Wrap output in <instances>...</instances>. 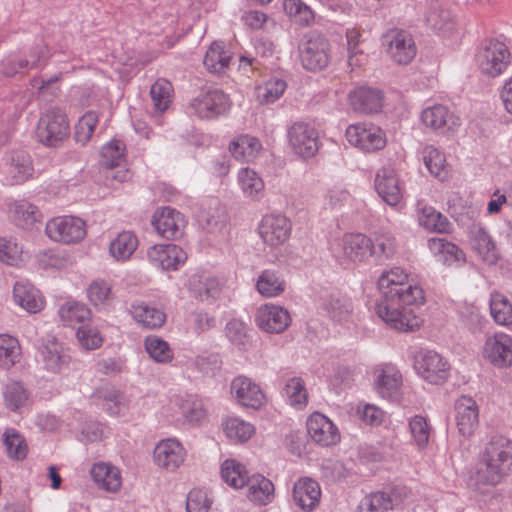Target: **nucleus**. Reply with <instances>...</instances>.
<instances>
[{
    "instance_id": "f257e3e1",
    "label": "nucleus",
    "mask_w": 512,
    "mask_h": 512,
    "mask_svg": "<svg viewBox=\"0 0 512 512\" xmlns=\"http://www.w3.org/2000/svg\"><path fill=\"white\" fill-rule=\"evenodd\" d=\"M377 287L381 300L375 305V313L388 327L410 332L421 326L422 319L414 309L425 304V292L419 284L409 281V274L403 268L384 271Z\"/></svg>"
},
{
    "instance_id": "f03ea898",
    "label": "nucleus",
    "mask_w": 512,
    "mask_h": 512,
    "mask_svg": "<svg viewBox=\"0 0 512 512\" xmlns=\"http://www.w3.org/2000/svg\"><path fill=\"white\" fill-rule=\"evenodd\" d=\"M329 248L341 262L362 263L378 253L372 240L361 233H347L335 238Z\"/></svg>"
},
{
    "instance_id": "7ed1b4c3",
    "label": "nucleus",
    "mask_w": 512,
    "mask_h": 512,
    "mask_svg": "<svg viewBox=\"0 0 512 512\" xmlns=\"http://www.w3.org/2000/svg\"><path fill=\"white\" fill-rule=\"evenodd\" d=\"M449 0H427L425 21L441 38L448 43H456L462 30L448 8Z\"/></svg>"
},
{
    "instance_id": "20e7f679",
    "label": "nucleus",
    "mask_w": 512,
    "mask_h": 512,
    "mask_svg": "<svg viewBox=\"0 0 512 512\" xmlns=\"http://www.w3.org/2000/svg\"><path fill=\"white\" fill-rule=\"evenodd\" d=\"M45 234L52 242L74 245L86 238L87 224L84 219L78 216H56L46 222Z\"/></svg>"
},
{
    "instance_id": "39448f33",
    "label": "nucleus",
    "mask_w": 512,
    "mask_h": 512,
    "mask_svg": "<svg viewBox=\"0 0 512 512\" xmlns=\"http://www.w3.org/2000/svg\"><path fill=\"white\" fill-rule=\"evenodd\" d=\"M151 458L157 470L176 473L186 464L188 450L177 437H166L154 445Z\"/></svg>"
},
{
    "instance_id": "423d86ee",
    "label": "nucleus",
    "mask_w": 512,
    "mask_h": 512,
    "mask_svg": "<svg viewBox=\"0 0 512 512\" xmlns=\"http://www.w3.org/2000/svg\"><path fill=\"white\" fill-rule=\"evenodd\" d=\"M475 62L482 74L497 77L503 74L510 65L511 53L503 42L488 40L478 48Z\"/></svg>"
},
{
    "instance_id": "0eeeda50",
    "label": "nucleus",
    "mask_w": 512,
    "mask_h": 512,
    "mask_svg": "<svg viewBox=\"0 0 512 512\" xmlns=\"http://www.w3.org/2000/svg\"><path fill=\"white\" fill-rule=\"evenodd\" d=\"M70 134L69 120L66 113L58 108L47 109L37 125V136L46 146H56Z\"/></svg>"
},
{
    "instance_id": "6e6552de",
    "label": "nucleus",
    "mask_w": 512,
    "mask_h": 512,
    "mask_svg": "<svg viewBox=\"0 0 512 512\" xmlns=\"http://www.w3.org/2000/svg\"><path fill=\"white\" fill-rule=\"evenodd\" d=\"M417 375L433 385H442L450 377L451 365L448 360L434 350H422L414 357Z\"/></svg>"
},
{
    "instance_id": "1a4fd4ad",
    "label": "nucleus",
    "mask_w": 512,
    "mask_h": 512,
    "mask_svg": "<svg viewBox=\"0 0 512 512\" xmlns=\"http://www.w3.org/2000/svg\"><path fill=\"white\" fill-rule=\"evenodd\" d=\"M504 481L481 456L468 470L466 484L478 500L494 496V489Z\"/></svg>"
},
{
    "instance_id": "9d476101",
    "label": "nucleus",
    "mask_w": 512,
    "mask_h": 512,
    "mask_svg": "<svg viewBox=\"0 0 512 512\" xmlns=\"http://www.w3.org/2000/svg\"><path fill=\"white\" fill-rule=\"evenodd\" d=\"M345 137L350 145L365 153L380 151L387 144L386 133L372 123L350 124L346 128Z\"/></svg>"
},
{
    "instance_id": "9b49d317",
    "label": "nucleus",
    "mask_w": 512,
    "mask_h": 512,
    "mask_svg": "<svg viewBox=\"0 0 512 512\" xmlns=\"http://www.w3.org/2000/svg\"><path fill=\"white\" fill-rule=\"evenodd\" d=\"M232 400L240 407L258 411L266 406L267 395L259 383L245 375L234 377L230 383Z\"/></svg>"
},
{
    "instance_id": "f8f14e48",
    "label": "nucleus",
    "mask_w": 512,
    "mask_h": 512,
    "mask_svg": "<svg viewBox=\"0 0 512 512\" xmlns=\"http://www.w3.org/2000/svg\"><path fill=\"white\" fill-rule=\"evenodd\" d=\"M374 187L379 197L391 207H400L403 201L405 186L399 172L391 165L377 170Z\"/></svg>"
},
{
    "instance_id": "ddd939ff",
    "label": "nucleus",
    "mask_w": 512,
    "mask_h": 512,
    "mask_svg": "<svg viewBox=\"0 0 512 512\" xmlns=\"http://www.w3.org/2000/svg\"><path fill=\"white\" fill-rule=\"evenodd\" d=\"M374 389L383 399L399 402L402 396L403 376L398 367L391 363L379 364L374 368Z\"/></svg>"
},
{
    "instance_id": "4468645a",
    "label": "nucleus",
    "mask_w": 512,
    "mask_h": 512,
    "mask_svg": "<svg viewBox=\"0 0 512 512\" xmlns=\"http://www.w3.org/2000/svg\"><path fill=\"white\" fill-rule=\"evenodd\" d=\"M287 138L292 151L303 159L314 157L319 149L318 132L307 122L293 123L288 128Z\"/></svg>"
},
{
    "instance_id": "2eb2a0df",
    "label": "nucleus",
    "mask_w": 512,
    "mask_h": 512,
    "mask_svg": "<svg viewBox=\"0 0 512 512\" xmlns=\"http://www.w3.org/2000/svg\"><path fill=\"white\" fill-rule=\"evenodd\" d=\"M482 359L491 366L503 369L512 366V337L504 332L488 336L481 348Z\"/></svg>"
},
{
    "instance_id": "dca6fc26",
    "label": "nucleus",
    "mask_w": 512,
    "mask_h": 512,
    "mask_svg": "<svg viewBox=\"0 0 512 512\" xmlns=\"http://www.w3.org/2000/svg\"><path fill=\"white\" fill-rule=\"evenodd\" d=\"M300 60L303 67L310 71L326 68L330 62L328 41L316 32L307 34L300 47Z\"/></svg>"
},
{
    "instance_id": "f3484780",
    "label": "nucleus",
    "mask_w": 512,
    "mask_h": 512,
    "mask_svg": "<svg viewBox=\"0 0 512 512\" xmlns=\"http://www.w3.org/2000/svg\"><path fill=\"white\" fill-rule=\"evenodd\" d=\"M385 50L389 58L396 64L407 65L417 53L412 35L402 29H391L383 37Z\"/></svg>"
},
{
    "instance_id": "a211bd4d",
    "label": "nucleus",
    "mask_w": 512,
    "mask_h": 512,
    "mask_svg": "<svg viewBox=\"0 0 512 512\" xmlns=\"http://www.w3.org/2000/svg\"><path fill=\"white\" fill-rule=\"evenodd\" d=\"M257 231L266 246L277 248L290 238L292 225L285 215L271 213L262 217Z\"/></svg>"
},
{
    "instance_id": "6ab92c4d",
    "label": "nucleus",
    "mask_w": 512,
    "mask_h": 512,
    "mask_svg": "<svg viewBox=\"0 0 512 512\" xmlns=\"http://www.w3.org/2000/svg\"><path fill=\"white\" fill-rule=\"evenodd\" d=\"M504 479L512 472V440L494 436L480 455Z\"/></svg>"
},
{
    "instance_id": "aec40b11",
    "label": "nucleus",
    "mask_w": 512,
    "mask_h": 512,
    "mask_svg": "<svg viewBox=\"0 0 512 512\" xmlns=\"http://www.w3.org/2000/svg\"><path fill=\"white\" fill-rule=\"evenodd\" d=\"M306 430L311 441L321 447L337 445L341 440L337 425L329 417L317 411L307 417Z\"/></svg>"
},
{
    "instance_id": "412c9836",
    "label": "nucleus",
    "mask_w": 512,
    "mask_h": 512,
    "mask_svg": "<svg viewBox=\"0 0 512 512\" xmlns=\"http://www.w3.org/2000/svg\"><path fill=\"white\" fill-rule=\"evenodd\" d=\"M453 419L458 433L469 439L479 425V405L470 396H460L454 402Z\"/></svg>"
},
{
    "instance_id": "4be33fe9",
    "label": "nucleus",
    "mask_w": 512,
    "mask_h": 512,
    "mask_svg": "<svg viewBox=\"0 0 512 512\" xmlns=\"http://www.w3.org/2000/svg\"><path fill=\"white\" fill-rule=\"evenodd\" d=\"M147 258L158 269L177 271L186 263L188 256L176 244H155L147 250Z\"/></svg>"
},
{
    "instance_id": "5701e85b",
    "label": "nucleus",
    "mask_w": 512,
    "mask_h": 512,
    "mask_svg": "<svg viewBox=\"0 0 512 512\" xmlns=\"http://www.w3.org/2000/svg\"><path fill=\"white\" fill-rule=\"evenodd\" d=\"M231 106L230 99L223 91L214 89L200 94L190 104L192 111L202 119H212L226 113Z\"/></svg>"
},
{
    "instance_id": "b1692460",
    "label": "nucleus",
    "mask_w": 512,
    "mask_h": 512,
    "mask_svg": "<svg viewBox=\"0 0 512 512\" xmlns=\"http://www.w3.org/2000/svg\"><path fill=\"white\" fill-rule=\"evenodd\" d=\"M421 121L429 129L438 133H454L461 126V119L447 106L434 104L421 112Z\"/></svg>"
},
{
    "instance_id": "393cba45",
    "label": "nucleus",
    "mask_w": 512,
    "mask_h": 512,
    "mask_svg": "<svg viewBox=\"0 0 512 512\" xmlns=\"http://www.w3.org/2000/svg\"><path fill=\"white\" fill-rule=\"evenodd\" d=\"M256 325L267 333H281L291 323V316L282 306L268 303L261 305L255 315Z\"/></svg>"
},
{
    "instance_id": "a878e982",
    "label": "nucleus",
    "mask_w": 512,
    "mask_h": 512,
    "mask_svg": "<svg viewBox=\"0 0 512 512\" xmlns=\"http://www.w3.org/2000/svg\"><path fill=\"white\" fill-rule=\"evenodd\" d=\"M152 225L162 237L177 239L183 234L186 220L183 214L176 209L161 207L154 212Z\"/></svg>"
},
{
    "instance_id": "bb28decb",
    "label": "nucleus",
    "mask_w": 512,
    "mask_h": 512,
    "mask_svg": "<svg viewBox=\"0 0 512 512\" xmlns=\"http://www.w3.org/2000/svg\"><path fill=\"white\" fill-rule=\"evenodd\" d=\"M321 487L310 477H300L293 484L292 501L303 512L315 510L321 500Z\"/></svg>"
},
{
    "instance_id": "cd10ccee",
    "label": "nucleus",
    "mask_w": 512,
    "mask_h": 512,
    "mask_svg": "<svg viewBox=\"0 0 512 512\" xmlns=\"http://www.w3.org/2000/svg\"><path fill=\"white\" fill-rule=\"evenodd\" d=\"M4 180L9 185L21 184L33 173L30 156L24 151L12 153L1 168Z\"/></svg>"
},
{
    "instance_id": "c85d7f7f",
    "label": "nucleus",
    "mask_w": 512,
    "mask_h": 512,
    "mask_svg": "<svg viewBox=\"0 0 512 512\" xmlns=\"http://www.w3.org/2000/svg\"><path fill=\"white\" fill-rule=\"evenodd\" d=\"M89 473L98 489L108 493H117L121 490L123 478L119 467L99 461L91 466Z\"/></svg>"
},
{
    "instance_id": "c756f323",
    "label": "nucleus",
    "mask_w": 512,
    "mask_h": 512,
    "mask_svg": "<svg viewBox=\"0 0 512 512\" xmlns=\"http://www.w3.org/2000/svg\"><path fill=\"white\" fill-rule=\"evenodd\" d=\"M38 361L47 372L60 373L70 361V356L55 338L48 339L38 350Z\"/></svg>"
},
{
    "instance_id": "7c9ffc66",
    "label": "nucleus",
    "mask_w": 512,
    "mask_h": 512,
    "mask_svg": "<svg viewBox=\"0 0 512 512\" xmlns=\"http://www.w3.org/2000/svg\"><path fill=\"white\" fill-rule=\"evenodd\" d=\"M100 405L109 416L128 419L132 414L133 399L114 388L99 391Z\"/></svg>"
},
{
    "instance_id": "2f4dec72",
    "label": "nucleus",
    "mask_w": 512,
    "mask_h": 512,
    "mask_svg": "<svg viewBox=\"0 0 512 512\" xmlns=\"http://www.w3.org/2000/svg\"><path fill=\"white\" fill-rule=\"evenodd\" d=\"M14 303L28 313L42 311L46 305L45 297L39 289L28 281H18L12 290Z\"/></svg>"
},
{
    "instance_id": "473e14b6",
    "label": "nucleus",
    "mask_w": 512,
    "mask_h": 512,
    "mask_svg": "<svg viewBox=\"0 0 512 512\" xmlns=\"http://www.w3.org/2000/svg\"><path fill=\"white\" fill-rule=\"evenodd\" d=\"M187 288L195 298L209 303L217 300L222 292L220 280L203 273L192 274L188 279Z\"/></svg>"
},
{
    "instance_id": "72a5a7b5",
    "label": "nucleus",
    "mask_w": 512,
    "mask_h": 512,
    "mask_svg": "<svg viewBox=\"0 0 512 512\" xmlns=\"http://www.w3.org/2000/svg\"><path fill=\"white\" fill-rule=\"evenodd\" d=\"M427 247L436 261L446 266H461L466 262L465 253L456 244L444 238L432 237Z\"/></svg>"
},
{
    "instance_id": "f704fd0d",
    "label": "nucleus",
    "mask_w": 512,
    "mask_h": 512,
    "mask_svg": "<svg viewBox=\"0 0 512 512\" xmlns=\"http://www.w3.org/2000/svg\"><path fill=\"white\" fill-rule=\"evenodd\" d=\"M410 444L418 451L427 450L434 435L433 425L427 415L415 414L407 419Z\"/></svg>"
},
{
    "instance_id": "c9c22d12",
    "label": "nucleus",
    "mask_w": 512,
    "mask_h": 512,
    "mask_svg": "<svg viewBox=\"0 0 512 512\" xmlns=\"http://www.w3.org/2000/svg\"><path fill=\"white\" fill-rule=\"evenodd\" d=\"M263 149L261 141L250 134L235 136L228 145L232 157L242 163L254 162Z\"/></svg>"
},
{
    "instance_id": "e433bc0d",
    "label": "nucleus",
    "mask_w": 512,
    "mask_h": 512,
    "mask_svg": "<svg viewBox=\"0 0 512 512\" xmlns=\"http://www.w3.org/2000/svg\"><path fill=\"white\" fill-rule=\"evenodd\" d=\"M221 429L227 440L236 445L247 443L256 433V427L253 423L235 415L223 418Z\"/></svg>"
},
{
    "instance_id": "4c0bfd02",
    "label": "nucleus",
    "mask_w": 512,
    "mask_h": 512,
    "mask_svg": "<svg viewBox=\"0 0 512 512\" xmlns=\"http://www.w3.org/2000/svg\"><path fill=\"white\" fill-rule=\"evenodd\" d=\"M255 290L264 298L281 296L287 287L283 274L276 269H264L255 279Z\"/></svg>"
},
{
    "instance_id": "58836bf2",
    "label": "nucleus",
    "mask_w": 512,
    "mask_h": 512,
    "mask_svg": "<svg viewBox=\"0 0 512 512\" xmlns=\"http://www.w3.org/2000/svg\"><path fill=\"white\" fill-rule=\"evenodd\" d=\"M170 405L191 425H198L206 419V410L201 402L192 395H177L170 399Z\"/></svg>"
},
{
    "instance_id": "ea45409f",
    "label": "nucleus",
    "mask_w": 512,
    "mask_h": 512,
    "mask_svg": "<svg viewBox=\"0 0 512 512\" xmlns=\"http://www.w3.org/2000/svg\"><path fill=\"white\" fill-rule=\"evenodd\" d=\"M471 248L477 257L487 265H495L500 259V252L494 240L484 228L472 232Z\"/></svg>"
},
{
    "instance_id": "a19ab883",
    "label": "nucleus",
    "mask_w": 512,
    "mask_h": 512,
    "mask_svg": "<svg viewBox=\"0 0 512 512\" xmlns=\"http://www.w3.org/2000/svg\"><path fill=\"white\" fill-rule=\"evenodd\" d=\"M129 312L132 318L143 328H160L166 321L165 312L143 301H136L131 304Z\"/></svg>"
},
{
    "instance_id": "79ce46f5",
    "label": "nucleus",
    "mask_w": 512,
    "mask_h": 512,
    "mask_svg": "<svg viewBox=\"0 0 512 512\" xmlns=\"http://www.w3.org/2000/svg\"><path fill=\"white\" fill-rule=\"evenodd\" d=\"M382 94L379 90L359 87L348 94L351 107L361 113L378 112L382 107Z\"/></svg>"
},
{
    "instance_id": "37998d69",
    "label": "nucleus",
    "mask_w": 512,
    "mask_h": 512,
    "mask_svg": "<svg viewBox=\"0 0 512 512\" xmlns=\"http://www.w3.org/2000/svg\"><path fill=\"white\" fill-rule=\"evenodd\" d=\"M247 498L257 506H266L274 501L273 482L261 474H253L247 482Z\"/></svg>"
},
{
    "instance_id": "c03bdc74",
    "label": "nucleus",
    "mask_w": 512,
    "mask_h": 512,
    "mask_svg": "<svg viewBox=\"0 0 512 512\" xmlns=\"http://www.w3.org/2000/svg\"><path fill=\"white\" fill-rule=\"evenodd\" d=\"M89 303L99 312L110 311L114 308L115 294L112 285L105 280H94L86 289Z\"/></svg>"
},
{
    "instance_id": "a18cd8bd",
    "label": "nucleus",
    "mask_w": 512,
    "mask_h": 512,
    "mask_svg": "<svg viewBox=\"0 0 512 512\" xmlns=\"http://www.w3.org/2000/svg\"><path fill=\"white\" fill-rule=\"evenodd\" d=\"M68 48V39L64 37L53 52L47 44L39 42L27 49L18 51V53L22 55L24 62H27L28 70H31L37 68L42 63H46L53 54L66 53Z\"/></svg>"
},
{
    "instance_id": "49530a36",
    "label": "nucleus",
    "mask_w": 512,
    "mask_h": 512,
    "mask_svg": "<svg viewBox=\"0 0 512 512\" xmlns=\"http://www.w3.org/2000/svg\"><path fill=\"white\" fill-rule=\"evenodd\" d=\"M250 477L245 464L235 458H227L220 464V478L232 489L240 490L244 488Z\"/></svg>"
},
{
    "instance_id": "de8ad7c7",
    "label": "nucleus",
    "mask_w": 512,
    "mask_h": 512,
    "mask_svg": "<svg viewBox=\"0 0 512 512\" xmlns=\"http://www.w3.org/2000/svg\"><path fill=\"white\" fill-rule=\"evenodd\" d=\"M420 158L431 176L440 181L449 178V167L444 152L433 145H426L420 151Z\"/></svg>"
},
{
    "instance_id": "09e8293b",
    "label": "nucleus",
    "mask_w": 512,
    "mask_h": 512,
    "mask_svg": "<svg viewBox=\"0 0 512 512\" xmlns=\"http://www.w3.org/2000/svg\"><path fill=\"white\" fill-rule=\"evenodd\" d=\"M138 244L136 234L132 231L124 230L110 240L108 253L115 261L125 262L134 254Z\"/></svg>"
},
{
    "instance_id": "8fccbe9b",
    "label": "nucleus",
    "mask_w": 512,
    "mask_h": 512,
    "mask_svg": "<svg viewBox=\"0 0 512 512\" xmlns=\"http://www.w3.org/2000/svg\"><path fill=\"white\" fill-rule=\"evenodd\" d=\"M416 212L418 224L427 231L436 233L448 231L449 222L447 218L434 207L427 205L423 201H418Z\"/></svg>"
},
{
    "instance_id": "3c124183",
    "label": "nucleus",
    "mask_w": 512,
    "mask_h": 512,
    "mask_svg": "<svg viewBox=\"0 0 512 512\" xmlns=\"http://www.w3.org/2000/svg\"><path fill=\"white\" fill-rule=\"evenodd\" d=\"M9 211L14 223L23 229H32L42 218L38 208L26 200L15 201Z\"/></svg>"
},
{
    "instance_id": "603ef678",
    "label": "nucleus",
    "mask_w": 512,
    "mask_h": 512,
    "mask_svg": "<svg viewBox=\"0 0 512 512\" xmlns=\"http://www.w3.org/2000/svg\"><path fill=\"white\" fill-rule=\"evenodd\" d=\"M237 183L246 198L258 200L263 196L264 181L255 170L249 167L239 169Z\"/></svg>"
},
{
    "instance_id": "864d4df0",
    "label": "nucleus",
    "mask_w": 512,
    "mask_h": 512,
    "mask_svg": "<svg viewBox=\"0 0 512 512\" xmlns=\"http://www.w3.org/2000/svg\"><path fill=\"white\" fill-rule=\"evenodd\" d=\"M58 316L63 325L75 327L90 320L91 311L85 304L69 300L59 307Z\"/></svg>"
},
{
    "instance_id": "5fc2aeb1",
    "label": "nucleus",
    "mask_w": 512,
    "mask_h": 512,
    "mask_svg": "<svg viewBox=\"0 0 512 512\" xmlns=\"http://www.w3.org/2000/svg\"><path fill=\"white\" fill-rule=\"evenodd\" d=\"M394 508V500L388 492L375 491L361 498L356 512H393Z\"/></svg>"
},
{
    "instance_id": "6e6d98bb",
    "label": "nucleus",
    "mask_w": 512,
    "mask_h": 512,
    "mask_svg": "<svg viewBox=\"0 0 512 512\" xmlns=\"http://www.w3.org/2000/svg\"><path fill=\"white\" fill-rule=\"evenodd\" d=\"M3 446L7 457L13 461H22L28 454V444L24 436L14 428L3 432Z\"/></svg>"
},
{
    "instance_id": "4d7b16f0",
    "label": "nucleus",
    "mask_w": 512,
    "mask_h": 512,
    "mask_svg": "<svg viewBox=\"0 0 512 512\" xmlns=\"http://www.w3.org/2000/svg\"><path fill=\"white\" fill-rule=\"evenodd\" d=\"M19 340L10 334H0V368L9 370L21 361Z\"/></svg>"
},
{
    "instance_id": "13d9d810",
    "label": "nucleus",
    "mask_w": 512,
    "mask_h": 512,
    "mask_svg": "<svg viewBox=\"0 0 512 512\" xmlns=\"http://www.w3.org/2000/svg\"><path fill=\"white\" fill-rule=\"evenodd\" d=\"M3 398L5 407L10 411L16 412L28 406L30 393L22 382L10 381L3 389Z\"/></svg>"
},
{
    "instance_id": "bf43d9fd",
    "label": "nucleus",
    "mask_w": 512,
    "mask_h": 512,
    "mask_svg": "<svg viewBox=\"0 0 512 512\" xmlns=\"http://www.w3.org/2000/svg\"><path fill=\"white\" fill-rule=\"evenodd\" d=\"M287 88V83L272 77L255 87V98L260 104H271L279 100Z\"/></svg>"
},
{
    "instance_id": "052dcab7",
    "label": "nucleus",
    "mask_w": 512,
    "mask_h": 512,
    "mask_svg": "<svg viewBox=\"0 0 512 512\" xmlns=\"http://www.w3.org/2000/svg\"><path fill=\"white\" fill-rule=\"evenodd\" d=\"M150 96L154 113L161 114L165 112L172 103V84L166 79H157L150 88Z\"/></svg>"
},
{
    "instance_id": "680f3d73",
    "label": "nucleus",
    "mask_w": 512,
    "mask_h": 512,
    "mask_svg": "<svg viewBox=\"0 0 512 512\" xmlns=\"http://www.w3.org/2000/svg\"><path fill=\"white\" fill-rule=\"evenodd\" d=\"M230 52L225 48L222 42H213L207 50L203 64L213 73H221L230 62Z\"/></svg>"
},
{
    "instance_id": "e2e57ef3",
    "label": "nucleus",
    "mask_w": 512,
    "mask_h": 512,
    "mask_svg": "<svg viewBox=\"0 0 512 512\" xmlns=\"http://www.w3.org/2000/svg\"><path fill=\"white\" fill-rule=\"evenodd\" d=\"M284 13L300 26L313 24L315 15L310 6L302 0H283Z\"/></svg>"
},
{
    "instance_id": "0e129e2a",
    "label": "nucleus",
    "mask_w": 512,
    "mask_h": 512,
    "mask_svg": "<svg viewBox=\"0 0 512 512\" xmlns=\"http://www.w3.org/2000/svg\"><path fill=\"white\" fill-rule=\"evenodd\" d=\"M76 339L79 346L86 351L99 349L104 343L100 328L92 322H85L77 328Z\"/></svg>"
},
{
    "instance_id": "69168bd1",
    "label": "nucleus",
    "mask_w": 512,
    "mask_h": 512,
    "mask_svg": "<svg viewBox=\"0 0 512 512\" xmlns=\"http://www.w3.org/2000/svg\"><path fill=\"white\" fill-rule=\"evenodd\" d=\"M490 313L498 325H512V303L505 295L499 292L491 294Z\"/></svg>"
},
{
    "instance_id": "338daca9",
    "label": "nucleus",
    "mask_w": 512,
    "mask_h": 512,
    "mask_svg": "<svg viewBox=\"0 0 512 512\" xmlns=\"http://www.w3.org/2000/svg\"><path fill=\"white\" fill-rule=\"evenodd\" d=\"M144 347L149 357L157 363H169L174 357L169 343L159 336H147L144 340Z\"/></svg>"
},
{
    "instance_id": "774afa93",
    "label": "nucleus",
    "mask_w": 512,
    "mask_h": 512,
    "mask_svg": "<svg viewBox=\"0 0 512 512\" xmlns=\"http://www.w3.org/2000/svg\"><path fill=\"white\" fill-rule=\"evenodd\" d=\"M0 262L10 266H19L24 262L23 245L16 238H0Z\"/></svg>"
}]
</instances>
